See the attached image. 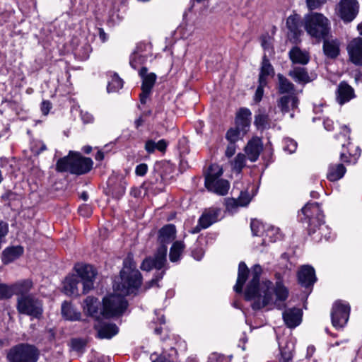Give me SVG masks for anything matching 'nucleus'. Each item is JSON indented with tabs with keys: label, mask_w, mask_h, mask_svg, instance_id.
Instances as JSON below:
<instances>
[{
	"label": "nucleus",
	"mask_w": 362,
	"mask_h": 362,
	"mask_svg": "<svg viewBox=\"0 0 362 362\" xmlns=\"http://www.w3.org/2000/svg\"><path fill=\"white\" fill-rule=\"evenodd\" d=\"M262 269L259 264H255L251 269V280L245 291V298L247 300H254L252 307L254 310H259L267 305L274 303L276 308L282 309L284 302L288 296V289L281 281H276L275 289H273L272 283L269 281L259 283Z\"/></svg>",
	"instance_id": "f257e3e1"
},
{
	"label": "nucleus",
	"mask_w": 362,
	"mask_h": 362,
	"mask_svg": "<svg viewBox=\"0 0 362 362\" xmlns=\"http://www.w3.org/2000/svg\"><path fill=\"white\" fill-rule=\"evenodd\" d=\"M78 276L71 275L66 277L64 282V289L66 294L78 296V284L81 281L83 294H86L93 288V284L97 275L95 268L90 264H76L74 267Z\"/></svg>",
	"instance_id": "f03ea898"
},
{
	"label": "nucleus",
	"mask_w": 362,
	"mask_h": 362,
	"mask_svg": "<svg viewBox=\"0 0 362 362\" xmlns=\"http://www.w3.org/2000/svg\"><path fill=\"white\" fill-rule=\"evenodd\" d=\"M302 24L308 35L317 42L329 37L331 23L324 14L311 11L303 16Z\"/></svg>",
	"instance_id": "7ed1b4c3"
},
{
	"label": "nucleus",
	"mask_w": 362,
	"mask_h": 362,
	"mask_svg": "<svg viewBox=\"0 0 362 362\" xmlns=\"http://www.w3.org/2000/svg\"><path fill=\"white\" fill-rule=\"evenodd\" d=\"M91 158L83 157L79 153L70 151L67 156L58 160L56 170L58 172H70L71 174L83 175L88 173L93 168Z\"/></svg>",
	"instance_id": "20e7f679"
},
{
	"label": "nucleus",
	"mask_w": 362,
	"mask_h": 362,
	"mask_svg": "<svg viewBox=\"0 0 362 362\" xmlns=\"http://www.w3.org/2000/svg\"><path fill=\"white\" fill-rule=\"evenodd\" d=\"M136 267L132 257L128 255L124 259L123 269L120 272L122 288H118L123 294H129L132 289L138 288L141 284L142 276Z\"/></svg>",
	"instance_id": "39448f33"
},
{
	"label": "nucleus",
	"mask_w": 362,
	"mask_h": 362,
	"mask_svg": "<svg viewBox=\"0 0 362 362\" xmlns=\"http://www.w3.org/2000/svg\"><path fill=\"white\" fill-rule=\"evenodd\" d=\"M301 221H306L308 223L309 233H315L317 228L322 234L323 230L324 215L318 203H308L301 209L300 214L298 215Z\"/></svg>",
	"instance_id": "423d86ee"
},
{
	"label": "nucleus",
	"mask_w": 362,
	"mask_h": 362,
	"mask_svg": "<svg viewBox=\"0 0 362 362\" xmlns=\"http://www.w3.org/2000/svg\"><path fill=\"white\" fill-rule=\"evenodd\" d=\"M39 356L40 351L35 346L21 343L10 349L6 358L8 362H37Z\"/></svg>",
	"instance_id": "0eeeda50"
},
{
	"label": "nucleus",
	"mask_w": 362,
	"mask_h": 362,
	"mask_svg": "<svg viewBox=\"0 0 362 362\" xmlns=\"http://www.w3.org/2000/svg\"><path fill=\"white\" fill-rule=\"evenodd\" d=\"M127 305V301L122 295L112 294L105 297L103 300V317L110 318L120 315Z\"/></svg>",
	"instance_id": "6e6552de"
},
{
	"label": "nucleus",
	"mask_w": 362,
	"mask_h": 362,
	"mask_svg": "<svg viewBox=\"0 0 362 362\" xmlns=\"http://www.w3.org/2000/svg\"><path fill=\"white\" fill-rule=\"evenodd\" d=\"M16 309L21 314L40 318L42 313V303L33 295L30 296L18 297Z\"/></svg>",
	"instance_id": "1a4fd4ad"
},
{
	"label": "nucleus",
	"mask_w": 362,
	"mask_h": 362,
	"mask_svg": "<svg viewBox=\"0 0 362 362\" xmlns=\"http://www.w3.org/2000/svg\"><path fill=\"white\" fill-rule=\"evenodd\" d=\"M167 251L168 248L166 245H160L158 248L154 257H151V259L153 260V262L154 269L157 270H160L163 269V270L160 272H157L156 273L154 278H153L150 281L148 282L147 288H151L157 285L158 281L163 279L165 270L168 269Z\"/></svg>",
	"instance_id": "9d476101"
},
{
	"label": "nucleus",
	"mask_w": 362,
	"mask_h": 362,
	"mask_svg": "<svg viewBox=\"0 0 362 362\" xmlns=\"http://www.w3.org/2000/svg\"><path fill=\"white\" fill-rule=\"evenodd\" d=\"M359 11L357 0H340L336 7V12L343 22L347 23L353 21Z\"/></svg>",
	"instance_id": "9b49d317"
},
{
	"label": "nucleus",
	"mask_w": 362,
	"mask_h": 362,
	"mask_svg": "<svg viewBox=\"0 0 362 362\" xmlns=\"http://www.w3.org/2000/svg\"><path fill=\"white\" fill-rule=\"evenodd\" d=\"M350 306L341 300L336 301L331 313L332 325L337 329L343 327L348 322Z\"/></svg>",
	"instance_id": "f8f14e48"
},
{
	"label": "nucleus",
	"mask_w": 362,
	"mask_h": 362,
	"mask_svg": "<svg viewBox=\"0 0 362 362\" xmlns=\"http://www.w3.org/2000/svg\"><path fill=\"white\" fill-rule=\"evenodd\" d=\"M286 25L288 30V40L293 44L300 42V36L303 35V24L300 16L296 13L289 16L286 19Z\"/></svg>",
	"instance_id": "ddd939ff"
},
{
	"label": "nucleus",
	"mask_w": 362,
	"mask_h": 362,
	"mask_svg": "<svg viewBox=\"0 0 362 362\" xmlns=\"http://www.w3.org/2000/svg\"><path fill=\"white\" fill-rule=\"evenodd\" d=\"M83 309L84 313L96 320L103 317V309L100 308V303L97 298L88 296L83 301Z\"/></svg>",
	"instance_id": "4468645a"
},
{
	"label": "nucleus",
	"mask_w": 362,
	"mask_h": 362,
	"mask_svg": "<svg viewBox=\"0 0 362 362\" xmlns=\"http://www.w3.org/2000/svg\"><path fill=\"white\" fill-rule=\"evenodd\" d=\"M350 61L356 65H362V37L352 40L347 46Z\"/></svg>",
	"instance_id": "2eb2a0df"
},
{
	"label": "nucleus",
	"mask_w": 362,
	"mask_h": 362,
	"mask_svg": "<svg viewBox=\"0 0 362 362\" xmlns=\"http://www.w3.org/2000/svg\"><path fill=\"white\" fill-rule=\"evenodd\" d=\"M356 97L354 89L346 81L340 82L336 90L337 102L342 105Z\"/></svg>",
	"instance_id": "dca6fc26"
},
{
	"label": "nucleus",
	"mask_w": 362,
	"mask_h": 362,
	"mask_svg": "<svg viewBox=\"0 0 362 362\" xmlns=\"http://www.w3.org/2000/svg\"><path fill=\"white\" fill-rule=\"evenodd\" d=\"M298 283L303 287L313 286L317 280L314 268L309 265L301 267L298 272Z\"/></svg>",
	"instance_id": "f3484780"
},
{
	"label": "nucleus",
	"mask_w": 362,
	"mask_h": 362,
	"mask_svg": "<svg viewBox=\"0 0 362 362\" xmlns=\"http://www.w3.org/2000/svg\"><path fill=\"white\" fill-rule=\"evenodd\" d=\"M251 115L252 112L248 108H240L235 115V126L247 133L250 127Z\"/></svg>",
	"instance_id": "a211bd4d"
},
{
	"label": "nucleus",
	"mask_w": 362,
	"mask_h": 362,
	"mask_svg": "<svg viewBox=\"0 0 362 362\" xmlns=\"http://www.w3.org/2000/svg\"><path fill=\"white\" fill-rule=\"evenodd\" d=\"M262 149V141L257 138L249 141L247 146L245 147V153L248 159L252 162H255L258 159Z\"/></svg>",
	"instance_id": "6ab92c4d"
},
{
	"label": "nucleus",
	"mask_w": 362,
	"mask_h": 362,
	"mask_svg": "<svg viewBox=\"0 0 362 362\" xmlns=\"http://www.w3.org/2000/svg\"><path fill=\"white\" fill-rule=\"evenodd\" d=\"M11 293L18 297L30 296V291L33 287V283L30 279L19 281L11 286Z\"/></svg>",
	"instance_id": "aec40b11"
},
{
	"label": "nucleus",
	"mask_w": 362,
	"mask_h": 362,
	"mask_svg": "<svg viewBox=\"0 0 362 362\" xmlns=\"http://www.w3.org/2000/svg\"><path fill=\"white\" fill-rule=\"evenodd\" d=\"M302 313L298 308H291L283 313V319L286 325L290 328H294L301 322Z\"/></svg>",
	"instance_id": "412c9836"
},
{
	"label": "nucleus",
	"mask_w": 362,
	"mask_h": 362,
	"mask_svg": "<svg viewBox=\"0 0 362 362\" xmlns=\"http://www.w3.org/2000/svg\"><path fill=\"white\" fill-rule=\"evenodd\" d=\"M176 238V228L173 224H167L158 231V240L161 245H166Z\"/></svg>",
	"instance_id": "4be33fe9"
},
{
	"label": "nucleus",
	"mask_w": 362,
	"mask_h": 362,
	"mask_svg": "<svg viewBox=\"0 0 362 362\" xmlns=\"http://www.w3.org/2000/svg\"><path fill=\"white\" fill-rule=\"evenodd\" d=\"M288 76L299 84L304 85L312 81L307 69L304 67L294 66L289 71Z\"/></svg>",
	"instance_id": "5701e85b"
},
{
	"label": "nucleus",
	"mask_w": 362,
	"mask_h": 362,
	"mask_svg": "<svg viewBox=\"0 0 362 362\" xmlns=\"http://www.w3.org/2000/svg\"><path fill=\"white\" fill-rule=\"evenodd\" d=\"M291 61L293 64H307L310 61L309 53L305 50H302L298 47H293L288 52Z\"/></svg>",
	"instance_id": "b1692460"
},
{
	"label": "nucleus",
	"mask_w": 362,
	"mask_h": 362,
	"mask_svg": "<svg viewBox=\"0 0 362 362\" xmlns=\"http://www.w3.org/2000/svg\"><path fill=\"white\" fill-rule=\"evenodd\" d=\"M250 270L246 264L244 262H240L238 265L237 281L233 287L236 293H242L243 286L248 278Z\"/></svg>",
	"instance_id": "393cba45"
},
{
	"label": "nucleus",
	"mask_w": 362,
	"mask_h": 362,
	"mask_svg": "<svg viewBox=\"0 0 362 362\" xmlns=\"http://www.w3.org/2000/svg\"><path fill=\"white\" fill-rule=\"evenodd\" d=\"M139 74L142 79L141 90L151 93L152 88L156 83L157 76L154 73H148L146 67H142Z\"/></svg>",
	"instance_id": "a878e982"
},
{
	"label": "nucleus",
	"mask_w": 362,
	"mask_h": 362,
	"mask_svg": "<svg viewBox=\"0 0 362 362\" xmlns=\"http://www.w3.org/2000/svg\"><path fill=\"white\" fill-rule=\"evenodd\" d=\"M23 252V247L20 245L6 247L2 253L1 259L3 263L7 264L13 262L21 257Z\"/></svg>",
	"instance_id": "bb28decb"
},
{
	"label": "nucleus",
	"mask_w": 362,
	"mask_h": 362,
	"mask_svg": "<svg viewBox=\"0 0 362 362\" xmlns=\"http://www.w3.org/2000/svg\"><path fill=\"white\" fill-rule=\"evenodd\" d=\"M207 189L216 194L224 196L226 195L230 188V183L228 180L224 179H218L206 186Z\"/></svg>",
	"instance_id": "cd10ccee"
},
{
	"label": "nucleus",
	"mask_w": 362,
	"mask_h": 362,
	"mask_svg": "<svg viewBox=\"0 0 362 362\" xmlns=\"http://www.w3.org/2000/svg\"><path fill=\"white\" fill-rule=\"evenodd\" d=\"M61 313L65 320L69 321H78L81 317V312L78 311L70 303L66 301L62 304Z\"/></svg>",
	"instance_id": "c85d7f7f"
},
{
	"label": "nucleus",
	"mask_w": 362,
	"mask_h": 362,
	"mask_svg": "<svg viewBox=\"0 0 362 362\" xmlns=\"http://www.w3.org/2000/svg\"><path fill=\"white\" fill-rule=\"evenodd\" d=\"M220 210L217 209H209L203 213L199 219V224L202 228H207L218 221Z\"/></svg>",
	"instance_id": "c756f323"
},
{
	"label": "nucleus",
	"mask_w": 362,
	"mask_h": 362,
	"mask_svg": "<svg viewBox=\"0 0 362 362\" xmlns=\"http://www.w3.org/2000/svg\"><path fill=\"white\" fill-rule=\"evenodd\" d=\"M323 52L325 54L331 59L337 57L339 54V43L337 40L323 39Z\"/></svg>",
	"instance_id": "7c9ffc66"
},
{
	"label": "nucleus",
	"mask_w": 362,
	"mask_h": 362,
	"mask_svg": "<svg viewBox=\"0 0 362 362\" xmlns=\"http://www.w3.org/2000/svg\"><path fill=\"white\" fill-rule=\"evenodd\" d=\"M274 74V68L266 54L262 57V62L260 67V72L259 75V83L267 84V77L272 76Z\"/></svg>",
	"instance_id": "2f4dec72"
},
{
	"label": "nucleus",
	"mask_w": 362,
	"mask_h": 362,
	"mask_svg": "<svg viewBox=\"0 0 362 362\" xmlns=\"http://www.w3.org/2000/svg\"><path fill=\"white\" fill-rule=\"evenodd\" d=\"M346 168L341 163L330 164L327 174V179L335 182L342 178L346 173Z\"/></svg>",
	"instance_id": "473e14b6"
},
{
	"label": "nucleus",
	"mask_w": 362,
	"mask_h": 362,
	"mask_svg": "<svg viewBox=\"0 0 362 362\" xmlns=\"http://www.w3.org/2000/svg\"><path fill=\"white\" fill-rule=\"evenodd\" d=\"M223 168L218 164H211L205 176V186L214 182L216 180L221 179L223 175Z\"/></svg>",
	"instance_id": "72a5a7b5"
},
{
	"label": "nucleus",
	"mask_w": 362,
	"mask_h": 362,
	"mask_svg": "<svg viewBox=\"0 0 362 362\" xmlns=\"http://www.w3.org/2000/svg\"><path fill=\"white\" fill-rule=\"evenodd\" d=\"M293 108H295L298 104V98L294 96L285 95L279 98L277 102V106L281 110L283 114L289 111L290 103Z\"/></svg>",
	"instance_id": "f704fd0d"
},
{
	"label": "nucleus",
	"mask_w": 362,
	"mask_h": 362,
	"mask_svg": "<svg viewBox=\"0 0 362 362\" xmlns=\"http://www.w3.org/2000/svg\"><path fill=\"white\" fill-rule=\"evenodd\" d=\"M185 248V245L182 241L177 240L174 242L170 249V260L172 262H176L179 261Z\"/></svg>",
	"instance_id": "c9c22d12"
},
{
	"label": "nucleus",
	"mask_w": 362,
	"mask_h": 362,
	"mask_svg": "<svg viewBox=\"0 0 362 362\" xmlns=\"http://www.w3.org/2000/svg\"><path fill=\"white\" fill-rule=\"evenodd\" d=\"M118 333V327L115 324H106L98 330L99 339H110Z\"/></svg>",
	"instance_id": "e433bc0d"
},
{
	"label": "nucleus",
	"mask_w": 362,
	"mask_h": 362,
	"mask_svg": "<svg viewBox=\"0 0 362 362\" xmlns=\"http://www.w3.org/2000/svg\"><path fill=\"white\" fill-rule=\"evenodd\" d=\"M254 124L258 129H269L270 127L269 115L259 110L255 116Z\"/></svg>",
	"instance_id": "4c0bfd02"
},
{
	"label": "nucleus",
	"mask_w": 362,
	"mask_h": 362,
	"mask_svg": "<svg viewBox=\"0 0 362 362\" xmlns=\"http://www.w3.org/2000/svg\"><path fill=\"white\" fill-rule=\"evenodd\" d=\"M277 78L278 89L280 93H289L294 90V85L284 76L279 74Z\"/></svg>",
	"instance_id": "58836bf2"
},
{
	"label": "nucleus",
	"mask_w": 362,
	"mask_h": 362,
	"mask_svg": "<svg viewBox=\"0 0 362 362\" xmlns=\"http://www.w3.org/2000/svg\"><path fill=\"white\" fill-rule=\"evenodd\" d=\"M246 134L247 133L245 132L235 126L233 127H230L227 131L226 134V139L228 142L236 143L240 139H242Z\"/></svg>",
	"instance_id": "ea45409f"
},
{
	"label": "nucleus",
	"mask_w": 362,
	"mask_h": 362,
	"mask_svg": "<svg viewBox=\"0 0 362 362\" xmlns=\"http://www.w3.org/2000/svg\"><path fill=\"white\" fill-rule=\"evenodd\" d=\"M281 358L280 362H290L293 358V344L286 343V345L280 349Z\"/></svg>",
	"instance_id": "a19ab883"
},
{
	"label": "nucleus",
	"mask_w": 362,
	"mask_h": 362,
	"mask_svg": "<svg viewBox=\"0 0 362 362\" xmlns=\"http://www.w3.org/2000/svg\"><path fill=\"white\" fill-rule=\"evenodd\" d=\"M123 87V81L117 74H114L108 82L107 90L108 93L118 91Z\"/></svg>",
	"instance_id": "79ce46f5"
},
{
	"label": "nucleus",
	"mask_w": 362,
	"mask_h": 362,
	"mask_svg": "<svg viewBox=\"0 0 362 362\" xmlns=\"http://www.w3.org/2000/svg\"><path fill=\"white\" fill-rule=\"evenodd\" d=\"M246 158L243 153H238L233 163V169L238 173H240L245 165Z\"/></svg>",
	"instance_id": "37998d69"
},
{
	"label": "nucleus",
	"mask_w": 362,
	"mask_h": 362,
	"mask_svg": "<svg viewBox=\"0 0 362 362\" xmlns=\"http://www.w3.org/2000/svg\"><path fill=\"white\" fill-rule=\"evenodd\" d=\"M250 228L253 235H263L264 232V225L257 220H252L250 223Z\"/></svg>",
	"instance_id": "c03bdc74"
},
{
	"label": "nucleus",
	"mask_w": 362,
	"mask_h": 362,
	"mask_svg": "<svg viewBox=\"0 0 362 362\" xmlns=\"http://www.w3.org/2000/svg\"><path fill=\"white\" fill-rule=\"evenodd\" d=\"M266 236L269 238L271 242H275L281 239V235L279 234V228L274 226L269 227L265 231Z\"/></svg>",
	"instance_id": "a18cd8bd"
},
{
	"label": "nucleus",
	"mask_w": 362,
	"mask_h": 362,
	"mask_svg": "<svg viewBox=\"0 0 362 362\" xmlns=\"http://www.w3.org/2000/svg\"><path fill=\"white\" fill-rule=\"evenodd\" d=\"M327 0H305L306 6L310 11L321 8Z\"/></svg>",
	"instance_id": "49530a36"
},
{
	"label": "nucleus",
	"mask_w": 362,
	"mask_h": 362,
	"mask_svg": "<svg viewBox=\"0 0 362 362\" xmlns=\"http://www.w3.org/2000/svg\"><path fill=\"white\" fill-rule=\"evenodd\" d=\"M86 344V341L81 339H73L71 341L72 349L77 352H82Z\"/></svg>",
	"instance_id": "de8ad7c7"
},
{
	"label": "nucleus",
	"mask_w": 362,
	"mask_h": 362,
	"mask_svg": "<svg viewBox=\"0 0 362 362\" xmlns=\"http://www.w3.org/2000/svg\"><path fill=\"white\" fill-rule=\"evenodd\" d=\"M284 150L288 153H293L297 148V143L291 139H284Z\"/></svg>",
	"instance_id": "09e8293b"
},
{
	"label": "nucleus",
	"mask_w": 362,
	"mask_h": 362,
	"mask_svg": "<svg viewBox=\"0 0 362 362\" xmlns=\"http://www.w3.org/2000/svg\"><path fill=\"white\" fill-rule=\"evenodd\" d=\"M8 233V224L0 219V248L1 244L5 242V238Z\"/></svg>",
	"instance_id": "8fccbe9b"
},
{
	"label": "nucleus",
	"mask_w": 362,
	"mask_h": 362,
	"mask_svg": "<svg viewBox=\"0 0 362 362\" xmlns=\"http://www.w3.org/2000/svg\"><path fill=\"white\" fill-rule=\"evenodd\" d=\"M11 296V287L4 284H0V300L8 299Z\"/></svg>",
	"instance_id": "3c124183"
},
{
	"label": "nucleus",
	"mask_w": 362,
	"mask_h": 362,
	"mask_svg": "<svg viewBox=\"0 0 362 362\" xmlns=\"http://www.w3.org/2000/svg\"><path fill=\"white\" fill-rule=\"evenodd\" d=\"M349 156L354 158V162H356L358 158L360 157L361 150L359 146H354L351 143H349Z\"/></svg>",
	"instance_id": "603ef678"
},
{
	"label": "nucleus",
	"mask_w": 362,
	"mask_h": 362,
	"mask_svg": "<svg viewBox=\"0 0 362 362\" xmlns=\"http://www.w3.org/2000/svg\"><path fill=\"white\" fill-rule=\"evenodd\" d=\"M261 45L263 49L266 51L270 52L272 49V39L268 35H264L261 37Z\"/></svg>",
	"instance_id": "864d4df0"
},
{
	"label": "nucleus",
	"mask_w": 362,
	"mask_h": 362,
	"mask_svg": "<svg viewBox=\"0 0 362 362\" xmlns=\"http://www.w3.org/2000/svg\"><path fill=\"white\" fill-rule=\"evenodd\" d=\"M238 199L239 201L240 206H245L250 202V196H249L248 193L245 192H241Z\"/></svg>",
	"instance_id": "5fc2aeb1"
},
{
	"label": "nucleus",
	"mask_w": 362,
	"mask_h": 362,
	"mask_svg": "<svg viewBox=\"0 0 362 362\" xmlns=\"http://www.w3.org/2000/svg\"><path fill=\"white\" fill-rule=\"evenodd\" d=\"M267 84H262V83H259V86H257V88L255 91V97H254V100H255L256 103H259L261 101L263 94H264V87Z\"/></svg>",
	"instance_id": "6e6d98bb"
},
{
	"label": "nucleus",
	"mask_w": 362,
	"mask_h": 362,
	"mask_svg": "<svg viewBox=\"0 0 362 362\" xmlns=\"http://www.w3.org/2000/svg\"><path fill=\"white\" fill-rule=\"evenodd\" d=\"M84 51L83 53H81V49L78 51V55L81 57V59L86 60L89 57V54L91 52V49L89 45L86 44L84 46L81 47Z\"/></svg>",
	"instance_id": "4d7b16f0"
},
{
	"label": "nucleus",
	"mask_w": 362,
	"mask_h": 362,
	"mask_svg": "<svg viewBox=\"0 0 362 362\" xmlns=\"http://www.w3.org/2000/svg\"><path fill=\"white\" fill-rule=\"evenodd\" d=\"M154 268L153 260L151 257L145 259L141 265V269L144 271H150Z\"/></svg>",
	"instance_id": "13d9d810"
},
{
	"label": "nucleus",
	"mask_w": 362,
	"mask_h": 362,
	"mask_svg": "<svg viewBox=\"0 0 362 362\" xmlns=\"http://www.w3.org/2000/svg\"><path fill=\"white\" fill-rule=\"evenodd\" d=\"M226 208L228 210H233L240 206V203L238 199L230 198L226 200Z\"/></svg>",
	"instance_id": "bf43d9fd"
},
{
	"label": "nucleus",
	"mask_w": 362,
	"mask_h": 362,
	"mask_svg": "<svg viewBox=\"0 0 362 362\" xmlns=\"http://www.w3.org/2000/svg\"><path fill=\"white\" fill-rule=\"evenodd\" d=\"M148 165L146 163H141L136 167L135 173L138 176H144L146 174Z\"/></svg>",
	"instance_id": "052dcab7"
},
{
	"label": "nucleus",
	"mask_w": 362,
	"mask_h": 362,
	"mask_svg": "<svg viewBox=\"0 0 362 362\" xmlns=\"http://www.w3.org/2000/svg\"><path fill=\"white\" fill-rule=\"evenodd\" d=\"M81 118L84 124L92 123L94 120V117L90 113L83 110L81 111Z\"/></svg>",
	"instance_id": "680f3d73"
},
{
	"label": "nucleus",
	"mask_w": 362,
	"mask_h": 362,
	"mask_svg": "<svg viewBox=\"0 0 362 362\" xmlns=\"http://www.w3.org/2000/svg\"><path fill=\"white\" fill-rule=\"evenodd\" d=\"M126 186L125 182H120L119 185L118 191L114 190L112 192L113 197L119 199L125 193Z\"/></svg>",
	"instance_id": "e2e57ef3"
},
{
	"label": "nucleus",
	"mask_w": 362,
	"mask_h": 362,
	"mask_svg": "<svg viewBox=\"0 0 362 362\" xmlns=\"http://www.w3.org/2000/svg\"><path fill=\"white\" fill-rule=\"evenodd\" d=\"M235 151H236L235 143L229 142V144L226 148L225 155L226 157L230 158L235 154Z\"/></svg>",
	"instance_id": "0e129e2a"
},
{
	"label": "nucleus",
	"mask_w": 362,
	"mask_h": 362,
	"mask_svg": "<svg viewBox=\"0 0 362 362\" xmlns=\"http://www.w3.org/2000/svg\"><path fill=\"white\" fill-rule=\"evenodd\" d=\"M156 148V144L153 140H148L145 144V150L148 153H153Z\"/></svg>",
	"instance_id": "69168bd1"
},
{
	"label": "nucleus",
	"mask_w": 362,
	"mask_h": 362,
	"mask_svg": "<svg viewBox=\"0 0 362 362\" xmlns=\"http://www.w3.org/2000/svg\"><path fill=\"white\" fill-rule=\"evenodd\" d=\"M78 211L83 216H89L91 214V209L88 205H82L79 206Z\"/></svg>",
	"instance_id": "338daca9"
},
{
	"label": "nucleus",
	"mask_w": 362,
	"mask_h": 362,
	"mask_svg": "<svg viewBox=\"0 0 362 362\" xmlns=\"http://www.w3.org/2000/svg\"><path fill=\"white\" fill-rule=\"evenodd\" d=\"M52 107L51 103L48 100L42 101L41 104V110L44 115H47Z\"/></svg>",
	"instance_id": "774afa93"
}]
</instances>
